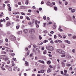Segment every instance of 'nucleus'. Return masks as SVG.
<instances>
[{
  "instance_id": "9b49d317",
  "label": "nucleus",
  "mask_w": 76,
  "mask_h": 76,
  "mask_svg": "<svg viewBox=\"0 0 76 76\" xmlns=\"http://www.w3.org/2000/svg\"><path fill=\"white\" fill-rule=\"evenodd\" d=\"M72 19V20H74V21L75 22H76V20H75V16L74 15H73Z\"/></svg>"
},
{
  "instance_id": "69168bd1",
  "label": "nucleus",
  "mask_w": 76,
  "mask_h": 76,
  "mask_svg": "<svg viewBox=\"0 0 76 76\" xmlns=\"http://www.w3.org/2000/svg\"><path fill=\"white\" fill-rule=\"evenodd\" d=\"M55 42V43H58V41H57V40H55L54 41Z\"/></svg>"
},
{
  "instance_id": "6e6d98bb",
  "label": "nucleus",
  "mask_w": 76,
  "mask_h": 76,
  "mask_svg": "<svg viewBox=\"0 0 76 76\" xmlns=\"http://www.w3.org/2000/svg\"><path fill=\"white\" fill-rule=\"evenodd\" d=\"M57 67L58 69H60V65H59V64H58Z\"/></svg>"
},
{
  "instance_id": "393cba45",
  "label": "nucleus",
  "mask_w": 76,
  "mask_h": 76,
  "mask_svg": "<svg viewBox=\"0 0 76 76\" xmlns=\"http://www.w3.org/2000/svg\"><path fill=\"white\" fill-rule=\"evenodd\" d=\"M71 12L72 13H74V12H75V10L74 9L72 10H71Z\"/></svg>"
},
{
  "instance_id": "5fc2aeb1",
  "label": "nucleus",
  "mask_w": 76,
  "mask_h": 76,
  "mask_svg": "<svg viewBox=\"0 0 76 76\" xmlns=\"http://www.w3.org/2000/svg\"><path fill=\"white\" fill-rule=\"evenodd\" d=\"M41 50L42 51H44V47H42V48Z\"/></svg>"
},
{
  "instance_id": "473e14b6",
  "label": "nucleus",
  "mask_w": 76,
  "mask_h": 76,
  "mask_svg": "<svg viewBox=\"0 0 76 76\" xmlns=\"http://www.w3.org/2000/svg\"><path fill=\"white\" fill-rule=\"evenodd\" d=\"M1 69L3 70H5V68L3 67V66H2L1 67Z\"/></svg>"
},
{
  "instance_id": "dca6fc26",
  "label": "nucleus",
  "mask_w": 76,
  "mask_h": 76,
  "mask_svg": "<svg viewBox=\"0 0 76 76\" xmlns=\"http://www.w3.org/2000/svg\"><path fill=\"white\" fill-rule=\"evenodd\" d=\"M65 45L64 44L62 45H61V47L62 48H65Z\"/></svg>"
},
{
  "instance_id": "f257e3e1",
  "label": "nucleus",
  "mask_w": 76,
  "mask_h": 76,
  "mask_svg": "<svg viewBox=\"0 0 76 76\" xmlns=\"http://www.w3.org/2000/svg\"><path fill=\"white\" fill-rule=\"evenodd\" d=\"M0 58L5 61H7L9 60V57L7 55H1L0 56Z\"/></svg>"
},
{
  "instance_id": "c85d7f7f",
  "label": "nucleus",
  "mask_w": 76,
  "mask_h": 76,
  "mask_svg": "<svg viewBox=\"0 0 76 76\" xmlns=\"http://www.w3.org/2000/svg\"><path fill=\"white\" fill-rule=\"evenodd\" d=\"M43 54H47V51L45 50H44L43 51Z\"/></svg>"
},
{
  "instance_id": "4c0bfd02",
  "label": "nucleus",
  "mask_w": 76,
  "mask_h": 76,
  "mask_svg": "<svg viewBox=\"0 0 76 76\" xmlns=\"http://www.w3.org/2000/svg\"><path fill=\"white\" fill-rule=\"evenodd\" d=\"M2 53L3 54H6V52L3 51L2 52Z\"/></svg>"
},
{
  "instance_id": "774afa93",
  "label": "nucleus",
  "mask_w": 76,
  "mask_h": 76,
  "mask_svg": "<svg viewBox=\"0 0 76 76\" xmlns=\"http://www.w3.org/2000/svg\"><path fill=\"white\" fill-rule=\"evenodd\" d=\"M39 10L40 11H41V10H42V8H39Z\"/></svg>"
},
{
  "instance_id": "20e7f679",
  "label": "nucleus",
  "mask_w": 76,
  "mask_h": 76,
  "mask_svg": "<svg viewBox=\"0 0 76 76\" xmlns=\"http://www.w3.org/2000/svg\"><path fill=\"white\" fill-rule=\"evenodd\" d=\"M61 50L60 49H57L56 50V51L58 53H59V54H61Z\"/></svg>"
},
{
  "instance_id": "c756f323",
  "label": "nucleus",
  "mask_w": 76,
  "mask_h": 76,
  "mask_svg": "<svg viewBox=\"0 0 76 76\" xmlns=\"http://www.w3.org/2000/svg\"><path fill=\"white\" fill-rule=\"evenodd\" d=\"M70 66H71V64H66V66L67 67H69Z\"/></svg>"
},
{
  "instance_id": "aec40b11",
  "label": "nucleus",
  "mask_w": 76,
  "mask_h": 76,
  "mask_svg": "<svg viewBox=\"0 0 76 76\" xmlns=\"http://www.w3.org/2000/svg\"><path fill=\"white\" fill-rule=\"evenodd\" d=\"M56 27H57V26H56V25H54L53 26V29H56Z\"/></svg>"
},
{
  "instance_id": "0eeeda50",
  "label": "nucleus",
  "mask_w": 76,
  "mask_h": 76,
  "mask_svg": "<svg viewBox=\"0 0 76 76\" xmlns=\"http://www.w3.org/2000/svg\"><path fill=\"white\" fill-rule=\"evenodd\" d=\"M38 62H39V63H42V64H44V61H42L41 60H39L38 61H37Z\"/></svg>"
},
{
  "instance_id": "bb28decb",
  "label": "nucleus",
  "mask_w": 76,
  "mask_h": 76,
  "mask_svg": "<svg viewBox=\"0 0 76 76\" xmlns=\"http://www.w3.org/2000/svg\"><path fill=\"white\" fill-rule=\"evenodd\" d=\"M8 10H9L10 12L12 11V9H11V7H9Z\"/></svg>"
},
{
  "instance_id": "7c9ffc66",
  "label": "nucleus",
  "mask_w": 76,
  "mask_h": 76,
  "mask_svg": "<svg viewBox=\"0 0 76 76\" xmlns=\"http://www.w3.org/2000/svg\"><path fill=\"white\" fill-rule=\"evenodd\" d=\"M8 69L9 70V71H12V68H11L10 67H9Z\"/></svg>"
},
{
  "instance_id": "3c124183",
  "label": "nucleus",
  "mask_w": 76,
  "mask_h": 76,
  "mask_svg": "<svg viewBox=\"0 0 76 76\" xmlns=\"http://www.w3.org/2000/svg\"><path fill=\"white\" fill-rule=\"evenodd\" d=\"M69 70L72 71V66L69 69Z\"/></svg>"
},
{
  "instance_id": "b1692460",
  "label": "nucleus",
  "mask_w": 76,
  "mask_h": 76,
  "mask_svg": "<svg viewBox=\"0 0 76 76\" xmlns=\"http://www.w3.org/2000/svg\"><path fill=\"white\" fill-rule=\"evenodd\" d=\"M20 27V26L18 25L16 26V29H18Z\"/></svg>"
},
{
  "instance_id": "f8f14e48",
  "label": "nucleus",
  "mask_w": 76,
  "mask_h": 76,
  "mask_svg": "<svg viewBox=\"0 0 76 76\" xmlns=\"http://www.w3.org/2000/svg\"><path fill=\"white\" fill-rule=\"evenodd\" d=\"M25 64L26 66H29V64H28V62L27 61H25Z\"/></svg>"
},
{
  "instance_id": "864d4df0",
  "label": "nucleus",
  "mask_w": 76,
  "mask_h": 76,
  "mask_svg": "<svg viewBox=\"0 0 76 76\" xmlns=\"http://www.w3.org/2000/svg\"><path fill=\"white\" fill-rule=\"evenodd\" d=\"M64 75L65 76H69V74L66 73H65L64 74Z\"/></svg>"
},
{
  "instance_id": "72a5a7b5",
  "label": "nucleus",
  "mask_w": 76,
  "mask_h": 76,
  "mask_svg": "<svg viewBox=\"0 0 76 76\" xmlns=\"http://www.w3.org/2000/svg\"><path fill=\"white\" fill-rule=\"evenodd\" d=\"M30 57H33V53H31L30 55Z\"/></svg>"
},
{
  "instance_id": "09e8293b",
  "label": "nucleus",
  "mask_w": 76,
  "mask_h": 76,
  "mask_svg": "<svg viewBox=\"0 0 76 76\" xmlns=\"http://www.w3.org/2000/svg\"><path fill=\"white\" fill-rule=\"evenodd\" d=\"M39 38L40 40H41V39H42V37H41V35H40L39 36Z\"/></svg>"
},
{
  "instance_id": "4468645a",
  "label": "nucleus",
  "mask_w": 76,
  "mask_h": 76,
  "mask_svg": "<svg viewBox=\"0 0 76 76\" xmlns=\"http://www.w3.org/2000/svg\"><path fill=\"white\" fill-rule=\"evenodd\" d=\"M7 25L6 26H9V25H10V23L9 22H7Z\"/></svg>"
},
{
  "instance_id": "39448f33",
  "label": "nucleus",
  "mask_w": 76,
  "mask_h": 76,
  "mask_svg": "<svg viewBox=\"0 0 76 76\" xmlns=\"http://www.w3.org/2000/svg\"><path fill=\"white\" fill-rule=\"evenodd\" d=\"M64 42L65 43H67L68 44H70V41L69 40H65L64 41Z\"/></svg>"
},
{
  "instance_id": "f3484780",
  "label": "nucleus",
  "mask_w": 76,
  "mask_h": 76,
  "mask_svg": "<svg viewBox=\"0 0 76 76\" xmlns=\"http://www.w3.org/2000/svg\"><path fill=\"white\" fill-rule=\"evenodd\" d=\"M61 57H66V55L65 54H63L61 56Z\"/></svg>"
},
{
  "instance_id": "2f4dec72",
  "label": "nucleus",
  "mask_w": 76,
  "mask_h": 76,
  "mask_svg": "<svg viewBox=\"0 0 76 76\" xmlns=\"http://www.w3.org/2000/svg\"><path fill=\"white\" fill-rule=\"evenodd\" d=\"M58 36H59L60 38H62V36H61V35H60V34H58Z\"/></svg>"
},
{
  "instance_id": "5701e85b",
  "label": "nucleus",
  "mask_w": 76,
  "mask_h": 76,
  "mask_svg": "<svg viewBox=\"0 0 76 76\" xmlns=\"http://www.w3.org/2000/svg\"><path fill=\"white\" fill-rule=\"evenodd\" d=\"M46 49L48 50H49V48H50V46H47L46 47Z\"/></svg>"
},
{
  "instance_id": "ddd939ff",
  "label": "nucleus",
  "mask_w": 76,
  "mask_h": 76,
  "mask_svg": "<svg viewBox=\"0 0 76 76\" xmlns=\"http://www.w3.org/2000/svg\"><path fill=\"white\" fill-rule=\"evenodd\" d=\"M66 52L64 50H61V54H65Z\"/></svg>"
},
{
  "instance_id": "13d9d810",
  "label": "nucleus",
  "mask_w": 76,
  "mask_h": 76,
  "mask_svg": "<svg viewBox=\"0 0 76 76\" xmlns=\"http://www.w3.org/2000/svg\"><path fill=\"white\" fill-rule=\"evenodd\" d=\"M44 70H41V73H44Z\"/></svg>"
},
{
  "instance_id": "c03bdc74",
  "label": "nucleus",
  "mask_w": 76,
  "mask_h": 76,
  "mask_svg": "<svg viewBox=\"0 0 76 76\" xmlns=\"http://www.w3.org/2000/svg\"><path fill=\"white\" fill-rule=\"evenodd\" d=\"M50 43H51V44H54V42H53V40H51Z\"/></svg>"
},
{
  "instance_id": "e2e57ef3",
  "label": "nucleus",
  "mask_w": 76,
  "mask_h": 76,
  "mask_svg": "<svg viewBox=\"0 0 76 76\" xmlns=\"http://www.w3.org/2000/svg\"><path fill=\"white\" fill-rule=\"evenodd\" d=\"M36 28H39V25L38 24H37V25H36Z\"/></svg>"
},
{
  "instance_id": "49530a36",
  "label": "nucleus",
  "mask_w": 76,
  "mask_h": 76,
  "mask_svg": "<svg viewBox=\"0 0 76 76\" xmlns=\"http://www.w3.org/2000/svg\"><path fill=\"white\" fill-rule=\"evenodd\" d=\"M13 60H14V61H16V59L15 58H13Z\"/></svg>"
},
{
  "instance_id": "a19ab883",
  "label": "nucleus",
  "mask_w": 76,
  "mask_h": 76,
  "mask_svg": "<svg viewBox=\"0 0 76 76\" xmlns=\"http://www.w3.org/2000/svg\"><path fill=\"white\" fill-rule=\"evenodd\" d=\"M26 19L28 20H30V18H29L28 17H26Z\"/></svg>"
},
{
  "instance_id": "8fccbe9b",
  "label": "nucleus",
  "mask_w": 76,
  "mask_h": 76,
  "mask_svg": "<svg viewBox=\"0 0 76 76\" xmlns=\"http://www.w3.org/2000/svg\"><path fill=\"white\" fill-rule=\"evenodd\" d=\"M43 27H45V25H46V23H43Z\"/></svg>"
},
{
  "instance_id": "2eb2a0df",
  "label": "nucleus",
  "mask_w": 76,
  "mask_h": 76,
  "mask_svg": "<svg viewBox=\"0 0 76 76\" xmlns=\"http://www.w3.org/2000/svg\"><path fill=\"white\" fill-rule=\"evenodd\" d=\"M60 28H61V26H60L58 28V30L59 31H60V32L63 31V30L62 29H61Z\"/></svg>"
},
{
  "instance_id": "58836bf2",
  "label": "nucleus",
  "mask_w": 76,
  "mask_h": 76,
  "mask_svg": "<svg viewBox=\"0 0 76 76\" xmlns=\"http://www.w3.org/2000/svg\"><path fill=\"white\" fill-rule=\"evenodd\" d=\"M72 52L73 53H75V49H73L72 50Z\"/></svg>"
},
{
  "instance_id": "79ce46f5",
  "label": "nucleus",
  "mask_w": 76,
  "mask_h": 76,
  "mask_svg": "<svg viewBox=\"0 0 76 76\" xmlns=\"http://www.w3.org/2000/svg\"><path fill=\"white\" fill-rule=\"evenodd\" d=\"M44 32L45 34H47V33L48 32V31L47 30H45L44 31Z\"/></svg>"
},
{
  "instance_id": "c9c22d12",
  "label": "nucleus",
  "mask_w": 76,
  "mask_h": 76,
  "mask_svg": "<svg viewBox=\"0 0 76 76\" xmlns=\"http://www.w3.org/2000/svg\"><path fill=\"white\" fill-rule=\"evenodd\" d=\"M58 42H59V43H62V41L60 40H58Z\"/></svg>"
},
{
  "instance_id": "0e129e2a",
  "label": "nucleus",
  "mask_w": 76,
  "mask_h": 76,
  "mask_svg": "<svg viewBox=\"0 0 76 76\" xmlns=\"http://www.w3.org/2000/svg\"><path fill=\"white\" fill-rule=\"evenodd\" d=\"M11 56H15V53H13L11 54Z\"/></svg>"
},
{
  "instance_id": "412c9836",
  "label": "nucleus",
  "mask_w": 76,
  "mask_h": 76,
  "mask_svg": "<svg viewBox=\"0 0 76 76\" xmlns=\"http://www.w3.org/2000/svg\"><path fill=\"white\" fill-rule=\"evenodd\" d=\"M22 31H20L18 32V34H22Z\"/></svg>"
},
{
  "instance_id": "6e6552de",
  "label": "nucleus",
  "mask_w": 76,
  "mask_h": 76,
  "mask_svg": "<svg viewBox=\"0 0 76 76\" xmlns=\"http://www.w3.org/2000/svg\"><path fill=\"white\" fill-rule=\"evenodd\" d=\"M12 40H13V41H15V40L16 39L15 36H12Z\"/></svg>"
},
{
  "instance_id": "a18cd8bd",
  "label": "nucleus",
  "mask_w": 76,
  "mask_h": 76,
  "mask_svg": "<svg viewBox=\"0 0 76 76\" xmlns=\"http://www.w3.org/2000/svg\"><path fill=\"white\" fill-rule=\"evenodd\" d=\"M33 47L34 48H36V47H37V45H33Z\"/></svg>"
},
{
  "instance_id": "cd10ccee",
  "label": "nucleus",
  "mask_w": 76,
  "mask_h": 76,
  "mask_svg": "<svg viewBox=\"0 0 76 76\" xmlns=\"http://www.w3.org/2000/svg\"><path fill=\"white\" fill-rule=\"evenodd\" d=\"M54 9L56 11L57 10V7H54Z\"/></svg>"
},
{
  "instance_id": "423d86ee",
  "label": "nucleus",
  "mask_w": 76,
  "mask_h": 76,
  "mask_svg": "<svg viewBox=\"0 0 76 76\" xmlns=\"http://www.w3.org/2000/svg\"><path fill=\"white\" fill-rule=\"evenodd\" d=\"M54 50V48L51 46H49V51H53Z\"/></svg>"
},
{
  "instance_id": "de8ad7c7",
  "label": "nucleus",
  "mask_w": 76,
  "mask_h": 76,
  "mask_svg": "<svg viewBox=\"0 0 76 76\" xmlns=\"http://www.w3.org/2000/svg\"><path fill=\"white\" fill-rule=\"evenodd\" d=\"M7 63L8 64H10V60H8Z\"/></svg>"
},
{
  "instance_id": "603ef678",
  "label": "nucleus",
  "mask_w": 76,
  "mask_h": 76,
  "mask_svg": "<svg viewBox=\"0 0 76 76\" xmlns=\"http://www.w3.org/2000/svg\"><path fill=\"white\" fill-rule=\"evenodd\" d=\"M43 19L44 20H45L46 19V16H43Z\"/></svg>"
},
{
  "instance_id": "680f3d73",
  "label": "nucleus",
  "mask_w": 76,
  "mask_h": 76,
  "mask_svg": "<svg viewBox=\"0 0 76 76\" xmlns=\"http://www.w3.org/2000/svg\"><path fill=\"white\" fill-rule=\"evenodd\" d=\"M28 25H31L32 24V23H31V22H29L28 23Z\"/></svg>"
},
{
  "instance_id": "ea45409f",
  "label": "nucleus",
  "mask_w": 76,
  "mask_h": 76,
  "mask_svg": "<svg viewBox=\"0 0 76 76\" xmlns=\"http://www.w3.org/2000/svg\"><path fill=\"white\" fill-rule=\"evenodd\" d=\"M48 42V40H44L43 41V43H46V42Z\"/></svg>"
},
{
  "instance_id": "4be33fe9",
  "label": "nucleus",
  "mask_w": 76,
  "mask_h": 76,
  "mask_svg": "<svg viewBox=\"0 0 76 76\" xmlns=\"http://www.w3.org/2000/svg\"><path fill=\"white\" fill-rule=\"evenodd\" d=\"M62 65L63 67H64L65 66V64H64V63L63 62H62Z\"/></svg>"
},
{
  "instance_id": "37998d69",
  "label": "nucleus",
  "mask_w": 76,
  "mask_h": 76,
  "mask_svg": "<svg viewBox=\"0 0 76 76\" xmlns=\"http://www.w3.org/2000/svg\"><path fill=\"white\" fill-rule=\"evenodd\" d=\"M72 38H73V39H75V38H76V36L75 35L73 36L72 37Z\"/></svg>"
},
{
  "instance_id": "052dcab7",
  "label": "nucleus",
  "mask_w": 76,
  "mask_h": 76,
  "mask_svg": "<svg viewBox=\"0 0 76 76\" xmlns=\"http://www.w3.org/2000/svg\"><path fill=\"white\" fill-rule=\"evenodd\" d=\"M49 67L51 68V69H53V67L51 65H49Z\"/></svg>"
},
{
  "instance_id": "338daca9",
  "label": "nucleus",
  "mask_w": 76,
  "mask_h": 76,
  "mask_svg": "<svg viewBox=\"0 0 76 76\" xmlns=\"http://www.w3.org/2000/svg\"><path fill=\"white\" fill-rule=\"evenodd\" d=\"M20 19H23V16H20Z\"/></svg>"
},
{
  "instance_id": "e433bc0d",
  "label": "nucleus",
  "mask_w": 76,
  "mask_h": 76,
  "mask_svg": "<svg viewBox=\"0 0 76 76\" xmlns=\"http://www.w3.org/2000/svg\"><path fill=\"white\" fill-rule=\"evenodd\" d=\"M5 67H7V69H8V68H9V67H10V66H9L8 65H6Z\"/></svg>"
},
{
  "instance_id": "6ab92c4d",
  "label": "nucleus",
  "mask_w": 76,
  "mask_h": 76,
  "mask_svg": "<svg viewBox=\"0 0 76 76\" xmlns=\"http://www.w3.org/2000/svg\"><path fill=\"white\" fill-rule=\"evenodd\" d=\"M12 66H15V63H14V62L13 61H12Z\"/></svg>"
},
{
  "instance_id": "bf43d9fd",
  "label": "nucleus",
  "mask_w": 76,
  "mask_h": 76,
  "mask_svg": "<svg viewBox=\"0 0 76 76\" xmlns=\"http://www.w3.org/2000/svg\"><path fill=\"white\" fill-rule=\"evenodd\" d=\"M21 14L22 15H25V13H24L23 12H21Z\"/></svg>"
},
{
  "instance_id": "9d476101",
  "label": "nucleus",
  "mask_w": 76,
  "mask_h": 76,
  "mask_svg": "<svg viewBox=\"0 0 76 76\" xmlns=\"http://www.w3.org/2000/svg\"><path fill=\"white\" fill-rule=\"evenodd\" d=\"M52 70V69H51L50 68H49L47 70V72H48V73H50V72H51Z\"/></svg>"
},
{
  "instance_id": "1a4fd4ad",
  "label": "nucleus",
  "mask_w": 76,
  "mask_h": 76,
  "mask_svg": "<svg viewBox=\"0 0 76 76\" xmlns=\"http://www.w3.org/2000/svg\"><path fill=\"white\" fill-rule=\"evenodd\" d=\"M23 32L24 34H26L28 32V30L27 29H24L23 30Z\"/></svg>"
},
{
  "instance_id": "f03ea898",
  "label": "nucleus",
  "mask_w": 76,
  "mask_h": 76,
  "mask_svg": "<svg viewBox=\"0 0 76 76\" xmlns=\"http://www.w3.org/2000/svg\"><path fill=\"white\" fill-rule=\"evenodd\" d=\"M35 32V31L34 29H31L29 31L30 34H34Z\"/></svg>"
},
{
  "instance_id": "4d7b16f0",
  "label": "nucleus",
  "mask_w": 76,
  "mask_h": 76,
  "mask_svg": "<svg viewBox=\"0 0 76 76\" xmlns=\"http://www.w3.org/2000/svg\"><path fill=\"white\" fill-rule=\"evenodd\" d=\"M54 38L56 39V38H57V36H56V35H54Z\"/></svg>"
},
{
  "instance_id": "a211bd4d",
  "label": "nucleus",
  "mask_w": 76,
  "mask_h": 76,
  "mask_svg": "<svg viewBox=\"0 0 76 76\" xmlns=\"http://www.w3.org/2000/svg\"><path fill=\"white\" fill-rule=\"evenodd\" d=\"M47 63L48 64H51V61H48L47 62Z\"/></svg>"
},
{
  "instance_id": "a878e982",
  "label": "nucleus",
  "mask_w": 76,
  "mask_h": 76,
  "mask_svg": "<svg viewBox=\"0 0 76 76\" xmlns=\"http://www.w3.org/2000/svg\"><path fill=\"white\" fill-rule=\"evenodd\" d=\"M69 20H70V21H71V20H72V18H71V17L70 16H69Z\"/></svg>"
},
{
  "instance_id": "7ed1b4c3",
  "label": "nucleus",
  "mask_w": 76,
  "mask_h": 76,
  "mask_svg": "<svg viewBox=\"0 0 76 76\" xmlns=\"http://www.w3.org/2000/svg\"><path fill=\"white\" fill-rule=\"evenodd\" d=\"M47 4L48 6H50L51 7L53 6V5L50 2H48L47 3Z\"/></svg>"
},
{
  "instance_id": "f704fd0d",
  "label": "nucleus",
  "mask_w": 76,
  "mask_h": 76,
  "mask_svg": "<svg viewBox=\"0 0 76 76\" xmlns=\"http://www.w3.org/2000/svg\"><path fill=\"white\" fill-rule=\"evenodd\" d=\"M10 49L9 48H7V49H6V51L7 52H9V50Z\"/></svg>"
}]
</instances>
